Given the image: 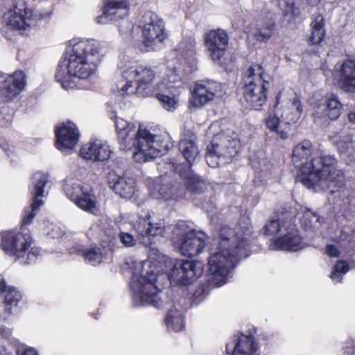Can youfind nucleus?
Here are the masks:
<instances>
[{
  "label": "nucleus",
  "mask_w": 355,
  "mask_h": 355,
  "mask_svg": "<svg viewBox=\"0 0 355 355\" xmlns=\"http://www.w3.org/2000/svg\"><path fill=\"white\" fill-rule=\"evenodd\" d=\"M78 254L84 257L85 261L93 266H95L101 261L102 255L101 250L98 248L87 249L86 250H80Z\"/></svg>",
  "instance_id": "obj_40"
},
{
  "label": "nucleus",
  "mask_w": 355,
  "mask_h": 355,
  "mask_svg": "<svg viewBox=\"0 0 355 355\" xmlns=\"http://www.w3.org/2000/svg\"><path fill=\"white\" fill-rule=\"evenodd\" d=\"M115 126L120 149L134 150L133 157L137 162H146L165 154L171 147L168 135H152L145 129H136L134 123L116 117Z\"/></svg>",
  "instance_id": "obj_4"
},
{
  "label": "nucleus",
  "mask_w": 355,
  "mask_h": 355,
  "mask_svg": "<svg viewBox=\"0 0 355 355\" xmlns=\"http://www.w3.org/2000/svg\"><path fill=\"white\" fill-rule=\"evenodd\" d=\"M0 355H4L3 354H2V352L0 353Z\"/></svg>",
  "instance_id": "obj_53"
},
{
  "label": "nucleus",
  "mask_w": 355,
  "mask_h": 355,
  "mask_svg": "<svg viewBox=\"0 0 355 355\" xmlns=\"http://www.w3.org/2000/svg\"><path fill=\"white\" fill-rule=\"evenodd\" d=\"M308 1V3L312 6H315V5H317L320 1V0H306Z\"/></svg>",
  "instance_id": "obj_52"
},
{
  "label": "nucleus",
  "mask_w": 355,
  "mask_h": 355,
  "mask_svg": "<svg viewBox=\"0 0 355 355\" xmlns=\"http://www.w3.org/2000/svg\"><path fill=\"white\" fill-rule=\"evenodd\" d=\"M56 137V147L58 150L69 153L77 144L79 139V132L76 125L71 121L62 123L55 130Z\"/></svg>",
  "instance_id": "obj_16"
},
{
  "label": "nucleus",
  "mask_w": 355,
  "mask_h": 355,
  "mask_svg": "<svg viewBox=\"0 0 355 355\" xmlns=\"http://www.w3.org/2000/svg\"><path fill=\"white\" fill-rule=\"evenodd\" d=\"M179 150L184 157L187 164H176L173 163L172 167L175 168L176 166H182V171L187 170V167H189V170H191V165L194 164L199 155L198 148L196 142L186 139H182L179 142Z\"/></svg>",
  "instance_id": "obj_28"
},
{
  "label": "nucleus",
  "mask_w": 355,
  "mask_h": 355,
  "mask_svg": "<svg viewBox=\"0 0 355 355\" xmlns=\"http://www.w3.org/2000/svg\"><path fill=\"white\" fill-rule=\"evenodd\" d=\"M48 182V176L42 173L36 172L32 176V184L29 187L31 193L33 195V202L31 207L24 209V215L21 221L22 232L15 233L13 232H4L1 234V249L10 256L16 259H24L25 264L35 263L40 250L37 248L31 247L32 238L28 232H24V227L32 223L33 219L38 212L39 209L44 202L39 197H43L44 188Z\"/></svg>",
  "instance_id": "obj_1"
},
{
  "label": "nucleus",
  "mask_w": 355,
  "mask_h": 355,
  "mask_svg": "<svg viewBox=\"0 0 355 355\" xmlns=\"http://www.w3.org/2000/svg\"><path fill=\"white\" fill-rule=\"evenodd\" d=\"M157 87L166 89H180L183 87L180 75L175 70H169L166 76L163 77L161 83L157 84Z\"/></svg>",
  "instance_id": "obj_39"
},
{
  "label": "nucleus",
  "mask_w": 355,
  "mask_h": 355,
  "mask_svg": "<svg viewBox=\"0 0 355 355\" xmlns=\"http://www.w3.org/2000/svg\"><path fill=\"white\" fill-rule=\"evenodd\" d=\"M275 27V19L270 17L260 21L256 28L254 36L257 40L261 42H268L272 36Z\"/></svg>",
  "instance_id": "obj_34"
},
{
  "label": "nucleus",
  "mask_w": 355,
  "mask_h": 355,
  "mask_svg": "<svg viewBox=\"0 0 355 355\" xmlns=\"http://www.w3.org/2000/svg\"><path fill=\"white\" fill-rule=\"evenodd\" d=\"M311 26V35L309 43L311 45H318L324 39L326 31L324 28V19L322 15L315 13L312 16Z\"/></svg>",
  "instance_id": "obj_31"
},
{
  "label": "nucleus",
  "mask_w": 355,
  "mask_h": 355,
  "mask_svg": "<svg viewBox=\"0 0 355 355\" xmlns=\"http://www.w3.org/2000/svg\"><path fill=\"white\" fill-rule=\"evenodd\" d=\"M280 98L281 92H279L276 96V104L275 105L276 114L280 117L281 121L286 124L297 122L302 112L300 100L295 97L293 100L289 99L281 107H278Z\"/></svg>",
  "instance_id": "obj_18"
},
{
  "label": "nucleus",
  "mask_w": 355,
  "mask_h": 355,
  "mask_svg": "<svg viewBox=\"0 0 355 355\" xmlns=\"http://www.w3.org/2000/svg\"><path fill=\"white\" fill-rule=\"evenodd\" d=\"M251 234L249 227H246L245 232H234L227 226L221 227L218 250L210 256L208 262L211 275L209 282L216 286L226 282L236 263L249 255L248 247Z\"/></svg>",
  "instance_id": "obj_3"
},
{
  "label": "nucleus",
  "mask_w": 355,
  "mask_h": 355,
  "mask_svg": "<svg viewBox=\"0 0 355 355\" xmlns=\"http://www.w3.org/2000/svg\"><path fill=\"white\" fill-rule=\"evenodd\" d=\"M267 90H245L243 94L245 101L253 109L259 110L266 103Z\"/></svg>",
  "instance_id": "obj_37"
},
{
  "label": "nucleus",
  "mask_w": 355,
  "mask_h": 355,
  "mask_svg": "<svg viewBox=\"0 0 355 355\" xmlns=\"http://www.w3.org/2000/svg\"><path fill=\"white\" fill-rule=\"evenodd\" d=\"M175 171L183 178L187 179L186 187L191 193H200L205 191V182L194 175L189 170V167H187L185 171H182V166H176Z\"/></svg>",
  "instance_id": "obj_33"
},
{
  "label": "nucleus",
  "mask_w": 355,
  "mask_h": 355,
  "mask_svg": "<svg viewBox=\"0 0 355 355\" xmlns=\"http://www.w3.org/2000/svg\"><path fill=\"white\" fill-rule=\"evenodd\" d=\"M243 89H268L270 83L263 74L262 67L259 64L250 66L244 73L241 83Z\"/></svg>",
  "instance_id": "obj_22"
},
{
  "label": "nucleus",
  "mask_w": 355,
  "mask_h": 355,
  "mask_svg": "<svg viewBox=\"0 0 355 355\" xmlns=\"http://www.w3.org/2000/svg\"><path fill=\"white\" fill-rule=\"evenodd\" d=\"M3 22L8 29L22 33L35 25V19L27 1L15 0L13 6L4 14Z\"/></svg>",
  "instance_id": "obj_12"
},
{
  "label": "nucleus",
  "mask_w": 355,
  "mask_h": 355,
  "mask_svg": "<svg viewBox=\"0 0 355 355\" xmlns=\"http://www.w3.org/2000/svg\"><path fill=\"white\" fill-rule=\"evenodd\" d=\"M322 219L317 213L313 212L309 209H307L301 218V223L304 225V228L309 229L315 226L318 223H321Z\"/></svg>",
  "instance_id": "obj_42"
},
{
  "label": "nucleus",
  "mask_w": 355,
  "mask_h": 355,
  "mask_svg": "<svg viewBox=\"0 0 355 355\" xmlns=\"http://www.w3.org/2000/svg\"><path fill=\"white\" fill-rule=\"evenodd\" d=\"M239 142L224 133L215 135L211 145L207 148L206 161L212 168L229 163L237 153Z\"/></svg>",
  "instance_id": "obj_9"
},
{
  "label": "nucleus",
  "mask_w": 355,
  "mask_h": 355,
  "mask_svg": "<svg viewBox=\"0 0 355 355\" xmlns=\"http://www.w3.org/2000/svg\"><path fill=\"white\" fill-rule=\"evenodd\" d=\"M0 293L4 298V308L6 313L12 314V308H15L21 298V293L14 286H8L4 279L0 280Z\"/></svg>",
  "instance_id": "obj_29"
},
{
  "label": "nucleus",
  "mask_w": 355,
  "mask_h": 355,
  "mask_svg": "<svg viewBox=\"0 0 355 355\" xmlns=\"http://www.w3.org/2000/svg\"><path fill=\"white\" fill-rule=\"evenodd\" d=\"M111 154L110 146L106 142L96 139L85 144L80 150V156L92 161H105Z\"/></svg>",
  "instance_id": "obj_21"
},
{
  "label": "nucleus",
  "mask_w": 355,
  "mask_h": 355,
  "mask_svg": "<svg viewBox=\"0 0 355 355\" xmlns=\"http://www.w3.org/2000/svg\"><path fill=\"white\" fill-rule=\"evenodd\" d=\"M156 98L165 110H172L175 109L177 101L173 94H157Z\"/></svg>",
  "instance_id": "obj_44"
},
{
  "label": "nucleus",
  "mask_w": 355,
  "mask_h": 355,
  "mask_svg": "<svg viewBox=\"0 0 355 355\" xmlns=\"http://www.w3.org/2000/svg\"><path fill=\"white\" fill-rule=\"evenodd\" d=\"M218 83L215 82H210L207 80H198L196 82L193 89H211V87H217Z\"/></svg>",
  "instance_id": "obj_46"
},
{
  "label": "nucleus",
  "mask_w": 355,
  "mask_h": 355,
  "mask_svg": "<svg viewBox=\"0 0 355 355\" xmlns=\"http://www.w3.org/2000/svg\"><path fill=\"white\" fill-rule=\"evenodd\" d=\"M281 121L280 117L277 116L275 113V109L274 110V114H270L265 119V124L266 127L270 129L271 131H275L277 132V135L282 139H287L288 132L285 130L278 131V125L279 122Z\"/></svg>",
  "instance_id": "obj_41"
},
{
  "label": "nucleus",
  "mask_w": 355,
  "mask_h": 355,
  "mask_svg": "<svg viewBox=\"0 0 355 355\" xmlns=\"http://www.w3.org/2000/svg\"><path fill=\"white\" fill-rule=\"evenodd\" d=\"M207 295V294L205 293V290L202 286L198 287L193 294L195 300H196L198 302L203 300Z\"/></svg>",
  "instance_id": "obj_48"
},
{
  "label": "nucleus",
  "mask_w": 355,
  "mask_h": 355,
  "mask_svg": "<svg viewBox=\"0 0 355 355\" xmlns=\"http://www.w3.org/2000/svg\"><path fill=\"white\" fill-rule=\"evenodd\" d=\"M101 49L94 40L74 38L69 42L64 59L60 61L55 78L63 89L72 87L71 78L87 79L97 71L101 62Z\"/></svg>",
  "instance_id": "obj_2"
},
{
  "label": "nucleus",
  "mask_w": 355,
  "mask_h": 355,
  "mask_svg": "<svg viewBox=\"0 0 355 355\" xmlns=\"http://www.w3.org/2000/svg\"><path fill=\"white\" fill-rule=\"evenodd\" d=\"M348 118L351 122L355 123V110L349 113Z\"/></svg>",
  "instance_id": "obj_51"
},
{
  "label": "nucleus",
  "mask_w": 355,
  "mask_h": 355,
  "mask_svg": "<svg viewBox=\"0 0 355 355\" xmlns=\"http://www.w3.org/2000/svg\"><path fill=\"white\" fill-rule=\"evenodd\" d=\"M1 94L3 96V101L8 102L14 100L19 94V90H0Z\"/></svg>",
  "instance_id": "obj_45"
},
{
  "label": "nucleus",
  "mask_w": 355,
  "mask_h": 355,
  "mask_svg": "<svg viewBox=\"0 0 355 355\" xmlns=\"http://www.w3.org/2000/svg\"><path fill=\"white\" fill-rule=\"evenodd\" d=\"M132 264L134 270L130 287L132 291L134 304L137 306L151 305L157 309L165 306L169 302V297L155 285L157 275L151 270H141L143 268L141 261H135Z\"/></svg>",
  "instance_id": "obj_6"
},
{
  "label": "nucleus",
  "mask_w": 355,
  "mask_h": 355,
  "mask_svg": "<svg viewBox=\"0 0 355 355\" xmlns=\"http://www.w3.org/2000/svg\"><path fill=\"white\" fill-rule=\"evenodd\" d=\"M129 6L128 0H105L103 2V12L96 18L97 23L106 24L123 19L128 14Z\"/></svg>",
  "instance_id": "obj_17"
},
{
  "label": "nucleus",
  "mask_w": 355,
  "mask_h": 355,
  "mask_svg": "<svg viewBox=\"0 0 355 355\" xmlns=\"http://www.w3.org/2000/svg\"><path fill=\"white\" fill-rule=\"evenodd\" d=\"M348 270V264L343 261H339L334 266V269L330 275V277L334 281L340 282L343 278V275H345Z\"/></svg>",
  "instance_id": "obj_43"
},
{
  "label": "nucleus",
  "mask_w": 355,
  "mask_h": 355,
  "mask_svg": "<svg viewBox=\"0 0 355 355\" xmlns=\"http://www.w3.org/2000/svg\"><path fill=\"white\" fill-rule=\"evenodd\" d=\"M326 253L331 257H337L339 256V251L334 245H328L326 246Z\"/></svg>",
  "instance_id": "obj_49"
},
{
  "label": "nucleus",
  "mask_w": 355,
  "mask_h": 355,
  "mask_svg": "<svg viewBox=\"0 0 355 355\" xmlns=\"http://www.w3.org/2000/svg\"><path fill=\"white\" fill-rule=\"evenodd\" d=\"M336 163L332 156L314 157L309 163L302 165L297 179L309 189L318 187L331 193L342 191L345 177L340 171L334 168Z\"/></svg>",
  "instance_id": "obj_5"
},
{
  "label": "nucleus",
  "mask_w": 355,
  "mask_h": 355,
  "mask_svg": "<svg viewBox=\"0 0 355 355\" xmlns=\"http://www.w3.org/2000/svg\"><path fill=\"white\" fill-rule=\"evenodd\" d=\"M257 347L252 336L241 334L238 337L235 336L234 339L227 344L226 352L231 354L250 355L255 352Z\"/></svg>",
  "instance_id": "obj_24"
},
{
  "label": "nucleus",
  "mask_w": 355,
  "mask_h": 355,
  "mask_svg": "<svg viewBox=\"0 0 355 355\" xmlns=\"http://www.w3.org/2000/svg\"><path fill=\"white\" fill-rule=\"evenodd\" d=\"M156 78L154 69L123 57L111 81L116 89H148L153 85Z\"/></svg>",
  "instance_id": "obj_7"
},
{
  "label": "nucleus",
  "mask_w": 355,
  "mask_h": 355,
  "mask_svg": "<svg viewBox=\"0 0 355 355\" xmlns=\"http://www.w3.org/2000/svg\"><path fill=\"white\" fill-rule=\"evenodd\" d=\"M26 86V76L19 70L7 75L0 73V89H24Z\"/></svg>",
  "instance_id": "obj_32"
},
{
  "label": "nucleus",
  "mask_w": 355,
  "mask_h": 355,
  "mask_svg": "<svg viewBox=\"0 0 355 355\" xmlns=\"http://www.w3.org/2000/svg\"><path fill=\"white\" fill-rule=\"evenodd\" d=\"M64 191L69 199L73 201L81 209L97 216L100 210L97 207V200L93 191L80 183L65 184Z\"/></svg>",
  "instance_id": "obj_13"
},
{
  "label": "nucleus",
  "mask_w": 355,
  "mask_h": 355,
  "mask_svg": "<svg viewBox=\"0 0 355 355\" xmlns=\"http://www.w3.org/2000/svg\"><path fill=\"white\" fill-rule=\"evenodd\" d=\"M305 247L297 232H288L282 237L274 239L270 245L272 250L297 251Z\"/></svg>",
  "instance_id": "obj_26"
},
{
  "label": "nucleus",
  "mask_w": 355,
  "mask_h": 355,
  "mask_svg": "<svg viewBox=\"0 0 355 355\" xmlns=\"http://www.w3.org/2000/svg\"><path fill=\"white\" fill-rule=\"evenodd\" d=\"M335 71L336 78L343 87L355 89V60L338 62Z\"/></svg>",
  "instance_id": "obj_23"
},
{
  "label": "nucleus",
  "mask_w": 355,
  "mask_h": 355,
  "mask_svg": "<svg viewBox=\"0 0 355 355\" xmlns=\"http://www.w3.org/2000/svg\"><path fill=\"white\" fill-rule=\"evenodd\" d=\"M137 233L136 237L128 232H120L119 237L121 243L128 248L133 247L139 241L144 245L151 243L150 237L163 236L164 233V222L162 219L151 216L148 212L141 215L135 225Z\"/></svg>",
  "instance_id": "obj_8"
},
{
  "label": "nucleus",
  "mask_w": 355,
  "mask_h": 355,
  "mask_svg": "<svg viewBox=\"0 0 355 355\" xmlns=\"http://www.w3.org/2000/svg\"><path fill=\"white\" fill-rule=\"evenodd\" d=\"M227 33L222 30H211L204 36V44L210 59L226 69L225 55L228 45Z\"/></svg>",
  "instance_id": "obj_15"
},
{
  "label": "nucleus",
  "mask_w": 355,
  "mask_h": 355,
  "mask_svg": "<svg viewBox=\"0 0 355 355\" xmlns=\"http://www.w3.org/2000/svg\"><path fill=\"white\" fill-rule=\"evenodd\" d=\"M295 216V213L291 211L289 207H282L274 212L261 231L264 235L276 234L282 228L286 227L288 223H290Z\"/></svg>",
  "instance_id": "obj_20"
},
{
  "label": "nucleus",
  "mask_w": 355,
  "mask_h": 355,
  "mask_svg": "<svg viewBox=\"0 0 355 355\" xmlns=\"http://www.w3.org/2000/svg\"><path fill=\"white\" fill-rule=\"evenodd\" d=\"M139 28L143 44L150 50L159 49L168 37L163 19L153 12L148 11L144 13Z\"/></svg>",
  "instance_id": "obj_11"
},
{
  "label": "nucleus",
  "mask_w": 355,
  "mask_h": 355,
  "mask_svg": "<svg viewBox=\"0 0 355 355\" xmlns=\"http://www.w3.org/2000/svg\"><path fill=\"white\" fill-rule=\"evenodd\" d=\"M312 144L309 140H304L301 143L295 146L293 150L292 160L296 166L301 165L300 168L304 163L300 162L306 160L312 154ZM307 162H305L306 164Z\"/></svg>",
  "instance_id": "obj_35"
},
{
  "label": "nucleus",
  "mask_w": 355,
  "mask_h": 355,
  "mask_svg": "<svg viewBox=\"0 0 355 355\" xmlns=\"http://www.w3.org/2000/svg\"><path fill=\"white\" fill-rule=\"evenodd\" d=\"M203 263L196 261L176 260L168 275L171 283L187 286L200 277Z\"/></svg>",
  "instance_id": "obj_14"
},
{
  "label": "nucleus",
  "mask_w": 355,
  "mask_h": 355,
  "mask_svg": "<svg viewBox=\"0 0 355 355\" xmlns=\"http://www.w3.org/2000/svg\"><path fill=\"white\" fill-rule=\"evenodd\" d=\"M342 103L336 94H331L327 100L324 107L318 106L314 112V121L318 125L327 122V119L336 120L340 115Z\"/></svg>",
  "instance_id": "obj_19"
},
{
  "label": "nucleus",
  "mask_w": 355,
  "mask_h": 355,
  "mask_svg": "<svg viewBox=\"0 0 355 355\" xmlns=\"http://www.w3.org/2000/svg\"><path fill=\"white\" fill-rule=\"evenodd\" d=\"M108 183L113 191L122 198H130L135 192V181L133 178L110 174Z\"/></svg>",
  "instance_id": "obj_25"
},
{
  "label": "nucleus",
  "mask_w": 355,
  "mask_h": 355,
  "mask_svg": "<svg viewBox=\"0 0 355 355\" xmlns=\"http://www.w3.org/2000/svg\"><path fill=\"white\" fill-rule=\"evenodd\" d=\"M281 3H284L287 9L286 10V12H290L293 15H295L297 14V10L295 7V0H280Z\"/></svg>",
  "instance_id": "obj_47"
},
{
  "label": "nucleus",
  "mask_w": 355,
  "mask_h": 355,
  "mask_svg": "<svg viewBox=\"0 0 355 355\" xmlns=\"http://www.w3.org/2000/svg\"><path fill=\"white\" fill-rule=\"evenodd\" d=\"M24 355H38L37 352L33 349H26L24 352Z\"/></svg>",
  "instance_id": "obj_50"
},
{
  "label": "nucleus",
  "mask_w": 355,
  "mask_h": 355,
  "mask_svg": "<svg viewBox=\"0 0 355 355\" xmlns=\"http://www.w3.org/2000/svg\"><path fill=\"white\" fill-rule=\"evenodd\" d=\"M214 94L209 90H193L189 99L191 107L198 108L213 100Z\"/></svg>",
  "instance_id": "obj_38"
},
{
  "label": "nucleus",
  "mask_w": 355,
  "mask_h": 355,
  "mask_svg": "<svg viewBox=\"0 0 355 355\" xmlns=\"http://www.w3.org/2000/svg\"><path fill=\"white\" fill-rule=\"evenodd\" d=\"M178 184H172L166 176L161 178L155 182L151 195L153 198L165 200L176 198L180 196Z\"/></svg>",
  "instance_id": "obj_27"
},
{
  "label": "nucleus",
  "mask_w": 355,
  "mask_h": 355,
  "mask_svg": "<svg viewBox=\"0 0 355 355\" xmlns=\"http://www.w3.org/2000/svg\"><path fill=\"white\" fill-rule=\"evenodd\" d=\"M167 312L165 318V323L168 329L175 331H180L183 327V311L178 309L176 306Z\"/></svg>",
  "instance_id": "obj_36"
},
{
  "label": "nucleus",
  "mask_w": 355,
  "mask_h": 355,
  "mask_svg": "<svg viewBox=\"0 0 355 355\" xmlns=\"http://www.w3.org/2000/svg\"><path fill=\"white\" fill-rule=\"evenodd\" d=\"M196 40L193 37L184 38L177 46L178 56L187 62L191 68L196 65Z\"/></svg>",
  "instance_id": "obj_30"
},
{
  "label": "nucleus",
  "mask_w": 355,
  "mask_h": 355,
  "mask_svg": "<svg viewBox=\"0 0 355 355\" xmlns=\"http://www.w3.org/2000/svg\"><path fill=\"white\" fill-rule=\"evenodd\" d=\"M173 233L177 236L176 245L184 256H196L205 247L207 238L205 234L202 232H196L183 221L176 225Z\"/></svg>",
  "instance_id": "obj_10"
}]
</instances>
